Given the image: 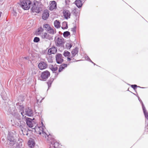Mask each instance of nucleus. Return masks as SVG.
I'll return each instance as SVG.
<instances>
[{"mask_svg":"<svg viewBox=\"0 0 148 148\" xmlns=\"http://www.w3.org/2000/svg\"><path fill=\"white\" fill-rule=\"evenodd\" d=\"M50 76V72L48 71H46L42 72L41 74V80L45 81Z\"/></svg>","mask_w":148,"mask_h":148,"instance_id":"nucleus-7","label":"nucleus"},{"mask_svg":"<svg viewBox=\"0 0 148 148\" xmlns=\"http://www.w3.org/2000/svg\"><path fill=\"white\" fill-rule=\"evenodd\" d=\"M85 59L89 61L92 63H93V62L91 61V60L89 58L88 56H86L85 57Z\"/></svg>","mask_w":148,"mask_h":148,"instance_id":"nucleus-38","label":"nucleus"},{"mask_svg":"<svg viewBox=\"0 0 148 148\" xmlns=\"http://www.w3.org/2000/svg\"><path fill=\"white\" fill-rule=\"evenodd\" d=\"M46 58L49 62L51 63L53 62L52 57L51 56H47Z\"/></svg>","mask_w":148,"mask_h":148,"instance_id":"nucleus-28","label":"nucleus"},{"mask_svg":"<svg viewBox=\"0 0 148 148\" xmlns=\"http://www.w3.org/2000/svg\"><path fill=\"white\" fill-rule=\"evenodd\" d=\"M43 28L45 29L47 31L51 27L48 24L44 25L43 26Z\"/></svg>","mask_w":148,"mask_h":148,"instance_id":"nucleus-29","label":"nucleus"},{"mask_svg":"<svg viewBox=\"0 0 148 148\" xmlns=\"http://www.w3.org/2000/svg\"><path fill=\"white\" fill-rule=\"evenodd\" d=\"M23 142V140L22 139H19L18 142L17 143L16 147L18 148H21L22 146V142Z\"/></svg>","mask_w":148,"mask_h":148,"instance_id":"nucleus-20","label":"nucleus"},{"mask_svg":"<svg viewBox=\"0 0 148 148\" xmlns=\"http://www.w3.org/2000/svg\"><path fill=\"white\" fill-rule=\"evenodd\" d=\"M92 63L94 64V65H96V64L95 63H94L93 62V63Z\"/></svg>","mask_w":148,"mask_h":148,"instance_id":"nucleus-51","label":"nucleus"},{"mask_svg":"<svg viewBox=\"0 0 148 148\" xmlns=\"http://www.w3.org/2000/svg\"><path fill=\"white\" fill-rule=\"evenodd\" d=\"M71 58H71H71L68 57L67 58V61H69V62L71 60H72V61H71V62H74L79 61V60L75 61V60L74 59V58H73V59H72ZM79 61H80V60H79Z\"/></svg>","mask_w":148,"mask_h":148,"instance_id":"nucleus-36","label":"nucleus"},{"mask_svg":"<svg viewBox=\"0 0 148 148\" xmlns=\"http://www.w3.org/2000/svg\"><path fill=\"white\" fill-rule=\"evenodd\" d=\"M24 58L27 60H28V59H29V58L28 57H24Z\"/></svg>","mask_w":148,"mask_h":148,"instance_id":"nucleus-48","label":"nucleus"},{"mask_svg":"<svg viewBox=\"0 0 148 148\" xmlns=\"http://www.w3.org/2000/svg\"><path fill=\"white\" fill-rule=\"evenodd\" d=\"M4 140V139H2V140Z\"/></svg>","mask_w":148,"mask_h":148,"instance_id":"nucleus-54","label":"nucleus"},{"mask_svg":"<svg viewBox=\"0 0 148 148\" xmlns=\"http://www.w3.org/2000/svg\"><path fill=\"white\" fill-rule=\"evenodd\" d=\"M63 54L65 57H69L70 56V53L67 51H65L64 52Z\"/></svg>","mask_w":148,"mask_h":148,"instance_id":"nucleus-31","label":"nucleus"},{"mask_svg":"<svg viewBox=\"0 0 148 148\" xmlns=\"http://www.w3.org/2000/svg\"><path fill=\"white\" fill-rule=\"evenodd\" d=\"M38 68L41 70H42L46 69L47 67V64L46 62L41 61L39 63L38 65Z\"/></svg>","mask_w":148,"mask_h":148,"instance_id":"nucleus-10","label":"nucleus"},{"mask_svg":"<svg viewBox=\"0 0 148 148\" xmlns=\"http://www.w3.org/2000/svg\"><path fill=\"white\" fill-rule=\"evenodd\" d=\"M63 56L62 54L58 53L56 56V60L57 63L58 64H61L64 61Z\"/></svg>","mask_w":148,"mask_h":148,"instance_id":"nucleus-9","label":"nucleus"},{"mask_svg":"<svg viewBox=\"0 0 148 148\" xmlns=\"http://www.w3.org/2000/svg\"><path fill=\"white\" fill-rule=\"evenodd\" d=\"M20 125H21L22 126H24L25 127V123L23 121H20Z\"/></svg>","mask_w":148,"mask_h":148,"instance_id":"nucleus-40","label":"nucleus"},{"mask_svg":"<svg viewBox=\"0 0 148 148\" xmlns=\"http://www.w3.org/2000/svg\"><path fill=\"white\" fill-rule=\"evenodd\" d=\"M70 35V33L68 31L65 32L63 34V36L64 37H66Z\"/></svg>","mask_w":148,"mask_h":148,"instance_id":"nucleus-30","label":"nucleus"},{"mask_svg":"<svg viewBox=\"0 0 148 148\" xmlns=\"http://www.w3.org/2000/svg\"><path fill=\"white\" fill-rule=\"evenodd\" d=\"M49 16V13L47 10H45L44 11L43 13L42 14V18L46 20L47 19Z\"/></svg>","mask_w":148,"mask_h":148,"instance_id":"nucleus-15","label":"nucleus"},{"mask_svg":"<svg viewBox=\"0 0 148 148\" xmlns=\"http://www.w3.org/2000/svg\"><path fill=\"white\" fill-rule=\"evenodd\" d=\"M40 41V38L38 37H35L34 40V41L35 42H38Z\"/></svg>","mask_w":148,"mask_h":148,"instance_id":"nucleus-37","label":"nucleus"},{"mask_svg":"<svg viewBox=\"0 0 148 148\" xmlns=\"http://www.w3.org/2000/svg\"><path fill=\"white\" fill-rule=\"evenodd\" d=\"M32 5L31 10L33 12L39 13L42 10V5L40 3L37 2L33 3Z\"/></svg>","mask_w":148,"mask_h":148,"instance_id":"nucleus-2","label":"nucleus"},{"mask_svg":"<svg viewBox=\"0 0 148 148\" xmlns=\"http://www.w3.org/2000/svg\"><path fill=\"white\" fill-rule=\"evenodd\" d=\"M16 105L17 106V108L19 107L20 106H21L22 105L21 103L19 102L17 103L16 104Z\"/></svg>","mask_w":148,"mask_h":148,"instance_id":"nucleus-43","label":"nucleus"},{"mask_svg":"<svg viewBox=\"0 0 148 148\" xmlns=\"http://www.w3.org/2000/svg\"><path fill=\"white\" fill-rule=\"evenodd\" d=\"M38 114H40V112H38Z\"/></svg>","mask_w":148,"mask_h":148,"instance_id":"nucleus-52","label":"nucleus"},{"mask_svg":"<svg viewBox=\"0 0 148 148\" xmlns=\"http://www.w3.org/2000/svg\"><path fill=\"white\" fill-rule=\"evenodd\" d=\"M66 45L67 47L69 49H70L72 46L71 44H67Z\"/></svg>","mask_w":148,"mask_h":148,"instance_id":"nucleus-39","label":"nucleus"},{"mask_svg":"<svg viewBox=\"0 0 148 148\" xmlns=\"http://www.w3.org/2000/svg\"><path fill=\"white\" fill-rule=\"evenodd\" d=\"M131 87L133 88L134 89H135V88L137 87V85H132L131 86Z\"/></svg>","mask_w":148,"mask_h":148,"instance_id":"nucleus-42","label":"nucleus"},{"mask_svg":"<svg viewBox=\"0 0 148 148\" xmlns=\"http://www.w3.org/2000/svg\"><path fill=\"white\" fill-rule=\"evenodd\" d=\"M50 7L49 9L50 10H53L57 8V3L55 1H51L50 2Z\"/></svg>","mask_w":148,"mask_h":148,"instance_id":"nucleus-12","label":"nucleus"},{"mask_svg":"<svg viewBox=\"0 0 148 148\" xmlns=\"http://www.w3.org/2000/svg\"><path fill=\"white\" fill-rule=\"evenodd\" d=\"M43 29L42 27H40L37 30V34H40L43 31Z\"/></svg>","mask_w":148,"mask_h":148,"instance_id":"nucleus-27","label":"nucleus"},{"mask_svg":"<svg viewBox=\"0 0 148 148\" xmlns=\"http://www.w3.org/2000/svg\"><path fill=\"white\" fill-rule=\"evenodd\" d=\"M41 123H42V124H43V123H42V122H41Z\"/></svg>","mask_w":148,"mask_h":148,"instance_id":"nucleus-53","label":"nucleus"},{"mask_svg":"<svg viewBox=\"0 0 148 148\" xmlns=\"http://www.w3.org/2000/svg\"><path fill=\"white\" fill-rule=\"evenodd\" d=\"M44 99V98H42V99L40 101V103H41V102H42V100Z\"/></svg>","mask_w":148,"mask_h":148,"instance_id":"nucleus-49","label":"nucleus"},{"mask_svg":"<svg viewBox=\"0 0 148 148\" xmlns=\"http://www.w3.org/2000/svg\"><path fill=\"white\" fill-rule=\"evenodd\" d=\"M47 31L49 34H54L56 33L55 30L53 28H51V27H50Z\"/></svg>","mask_w":148,"mask_h":148,"instance_id":"nucleus-23","label":"nucleus"},{"mask_svg":"<svg viewBox=\"0 0 148 148\" xmlns=\"http://www.w3.org/2000/svg\"><path fill=\"white\" fill-rule=\"evenodd\" d=\"M32 5V2L30 1L23 0L21 2V6L24 10H28Z\"/></svg>","mask_w":148,"mask_h":148,"instance_id":"nucleus-3","label":"nucleus"},{"mask_svg":"<svg viewBox=\"0 0 148 148\" xmlns=\"http://www.w3.org/2000/svg\"><path fill=\"white\" fill-rule=\"evenodd\" d=\"M57 52V49L55 47H52L48 49V55H50L52 54H54Z\"/></svg>","mask_w":148,"mask_h":148,"instance_id":"nucleus-13","label":"nucleus"},{"mask_svg":"<svg viewBox=\"0 0 148 148\" xmlns=\"http://www.w3.org/2000/svg\"><path fill=\"white\" fill-rule=\"evenodd\" d=\"M63 14L65 18L68 19V18H70L71 14L69 11H64Z\"/></svg>","mask_w":148,"mask_h":148,"instance_id":"nucleus-17","label":"nucleus"},{"mask_svg":"<svg viewBox=\"0 0 148 148\" xmlns=\"http://www.w3.org/2000/svg\"><path fill=\"white\" fill-rule=\"evenodd\" d=\"M58 68L56 67H52L51 68V70L53 72H54L56 71L57 70Z\"/></svg>","mask_w":148,"mask_h":148,"instance_id":"nucleus-41","label":"nucleus"},{"mask_svg":"<svg viewBox=\"0 0 148 148\" xmlns=\"http://www.w3.org/2000/svg\"><path fill=\"white\" fill-rule=\"evenodd\" d=\"M10 121H11V124L13 125V123H14V120L13 119H11L10 120Z\"/></svg>","mask_w":148,"mask_h":148,"instance_id":"nucleus-46","label":"nucleus"},{"mask_svg":"<svg viewBox=\"0 0 148 148\" xmlns=\"http://www.w3.org/2000/svg\"><path fill=\"white\" fill-rule=\"evenodd\" d=\"M18 108L20 110L21 112V113L22 115L23 116V117L24 116V107L23 105H22L21 106H20L19 107H18Z\"/></svg>","mask_w":148,"mask_h":148,"instance_id":"nucleus-21","label":"nucleus"},{"mask_svg":"<svg viewBox=\"0 0 148 148\" xmlns=\"http://www.w3.org/2000/svg\"><path fill=\"white\" fill-rule=\"evenodd\" d=\"M143 111L145 118L148 120V113L147 112L146 109H144Z\"/></svg>","mask_w":148,"mask_h":148,"instance_id":"nucleus-32","label":"nucleus"},{"mask_svg":"<svg viewBox=\"0 0 148 148\" xmlns=\"http://www.w3.org/2000/svg\"><path fill=\"white\" fill-rule=\"evenodd\" d=\"M28 144L29 147L32 148L34 147L35 143L32 140H29L28 142Z\"/></svg>","mask_w":148,"mask_h":148,"instance_id":"nucleus-26","label":"nucleus"},{"mask_svg":"<svg viewBox=\"0 0 148 148\" xmlns=\"http://www.w3.org/2000/svg\"><path fill=\"white\" fill-rule=\"evenodd\" d=\"M54 26L56 28H58L60 27V23L57 20H56L54 23Z\"/></svg>","mask_w":148,"mask_h":148,"instance_id":"nucleus-25","label":"nucleus"},{"mask_svg":"<svg viewBox=\"0 0 148 148\" xmlns=\"http://www.w3.org/2000/svg\"><path fill=\"white\" fill-rule=\"evenodd\" d=\"M38 97H37V103H38L39 101V99H38Z\"/></svg>","mask_w":148,"mask_h":148,"instance_id":"nucleus-47","label":"nucleus"},{"mask_svg":"<svg viewBox=\"0 0 148 148\" xmlns=\"http://www.w3.org/2000/svg\"><path fill=\"white\" fill-rule=\"evenodd\" d=\"M47 84L48 85V88H49L51 86V82H49L47 83Z\"/></svg>","mask_w":148,"mask_h":148,"instance_id":"nucleus-44","label":"nucleus"},{"mask_svg":"<svg viewBox=\"0 0 148 148\" xmlns=\"http://www.w3.org/2000/svg\"><path fill=\"white\" fill-rule=\"evenodd\" d=\"M19 127L21 129V130L23 131L22 128H23L25 127L24 126H22L21 125H20Z\"/></svg>","mask_w":148,"mask_h":148,"instance_id":"nucleus-45","label":"nucleus"},{"mask_svg":"<svg viewBox=\"0 0 148 148\" xmlns=\"http://www.w3.org/2000/svg\"><path fill=\"white\" fill-rule=\"evenodd\" d=\"M34 130L37 133L39 134L43 137H45L47 140H49V139L53 137L51 134H49L48 135L44 131L43 128L42 127H35Z\"/></svg>","mask_w":148,"mask_h":148,"instance_id":"nucleus-1","label":"nucleus"},{"mask_svg":"<svg viewBox=\"0 0 148 148\" xmlns=\"http://www.w3.org/2000/svg\"><path fill=\"white\" fill-rule=\"evenodd\" d=\"M138 100H139V101H140V103H141L142 104V108H143V110H144H144L146 109L143 104V103L142 102V100H141V99H140V98H139V97H138Z\"/></svg>","mask_w":148,"mask_h":148,"instance_id":"nucleus-34","label":"nucleus"},{"mask_svg":"<svg viewBox=\"0 0 148 148\" xmlns=\"http://www.w3.org/2000/svg\"><path fill=\"white\" fill-rule=\"evenodd\" d=\"M55 38L56 45L57 46L63 47L65 41L64 39L61 37H58Z\"/></svg>","mask_w":148,"mask_h":148,"instance_id":"nucleus-4","label":"nucleus"},{"mask_svg":"<svg viewBox=\"0 0 148 148\" xmlns=\"http://www.w3.org/2000/svg\"><path fill=\"white\" fill-rule=\"evenodd\" d=\"M78 52V50L77 48H75V49H74L71 52L72 54L71 58H73L74 57L77 53Z\"/></svg>","mask_w":148,"mask_h":148,"instance_id":"nucleus-19","label":"nucleus"},{"mask_svg":"<svg viewBox=\"0 0 148 148\" xmlns=\"http://www.w3.org/2000/svg\"><path fill=\"white\" fill-rule=\"evenodd\" d=\"M82 2L81 0H76L75 3L77 6L79 8L81 7L82 5Z\"/></svg>","mask_w":148,"mask_h":148,"instance_id":"nucleus-18","label":"nucleus"},{"mask_svg":"<svg viewBox=\"0 0 148 148\" xmlns=\"http://www.w3.org/2000/svg\"><path fill=\"white\" fill-rule=\"evenodd\" d=\"M15 108L13 107V106H12L10 107L8 109V114H10L12 115H13L14 113H15Z\"/></svg>","mask_w":148,"mask_h":148,"instance_id":"nucleus-16","label":"nucleus"},{"mask_svg":"<svg viewBox=\"0 0 148 148\" xmlns=\"http://www.w3.org/2000/svg\"><path fill=\"white\" fill-rule=\"evenodd\" d=\"M26 118V121L27 125L30 127H32L34 126V125L35 124L34 122L32 120L29 118L25 117Z\"/></svg>","mask_w":148,"mask_h":148,"instance_id":"nucleus-8","label":"nucleus"},{"mask_svg":"<svg viewBox=\"0 0 148 148\" xmlns=\"http://www.w3.org/2000/svg\"><path fill=\"white\" fill-rule=\"evenodd\" d=\"M67 23L66 22L64 21L62 23V28L63 29H65L68 28Z\"/></svg>","mask_w":148,"mask_h":148,"instance_id":"nucleus-24","label":"nucleus"},{"mask_svg":"<svg viewBox=\"0 0 148 148\" xmlns=\"http://www.w3.org/2000/svg\"><path fill=\"white\" fill-rule=\"evenodd\" d=\"M7 138L8 140H9L10 142L9 144H10L11 146L15 144L16 140L14 138L13 136L12 132H9Z\"/></svg>","mask_w":148,"mask_h":148,"instance_id":"nucleus-6","label":"nucleus"},{"mask_svg":"<svg viewBox=\"0 0 148 148\" xmlns=\"http://www.w3.org/2000/svg\"><path fill=\"white\" fill-rule=\"evenodd\" d=\"M67 66V64H64L61 65L59 69V72H61L63 69H64Z\"/></svg>","mask_w":148,"mask_h":148,"instance_id":"nucleus-22","label":"nucleus"},{"mask_svg":"<svg viewBox=\"0 0 148 148\" xmlns=\"http://www.w3.org/2000/svg\"><path fill=\"white\" fill-rule=\"evenodd\" d=\"M16 118L18 119H20V116L19 114L15 112L14 113V114L13 115Z\"/></svg>","mask_w":148,"mask_h":148,"instance_id":"nucleus-33","label":"nucleus"},{"mask_svg":"<svg viewBox=\"0 0 148 148\" xmlns=\"http://www.w3.org/2000/svg\"><path fill=\"white\" fill-rule=\"evenodd\" d=\"M41 36L43 39H47L48 40H50L51 39V36L46 33H42L41 35Z\"/></svg>","mask_w":148,"mask_h":148,"instance_id":"nucleus-14","label":"nucleus"},{"mask_svg":"<svg viewBox=\"0 0 148 148\" xmlns=\"http://www.w3.org/2000/svg\"><path fill=\"white\" fill-rule=\"evenodd\" d=\"M33 112L32 110L29 108H27L25 109L24 114V115H26L28 116H31L33 115Z\"/></svg>","mask_w":148,"mask_h":148,"instance_id":"nucleus-11","label":"nucleus"},{"mask_svg":"<svg viewBox=\"0 0 148 148\" xmlns=\"http://www.w3.org/2000/svg\"><path fill=\"white\" fill-rule=\"evenodd\" d=\"M48 140L50 143L49 148H57L59 146V143L54 139L53 137L51 138Z\"/></svg>","mask_w":148,"mask_h":148,"instance_id":"nucleus-5","label":"nucleus"},{"mask_svg":"<svg viewBox=\"0 0 148 148\" xmlns=\"http://www.w3.org/2000/svg\"><path fill=\"white\" fill-rule=\"evenodd\" d=\"M2 13L1 12H0V17L1 16V14Z\"/></svg>","mask_w":148,"mask_h":148,"instance_id":"nucleus-50","label":"nucleus"},{"mask_svg":"<svg viewBox=\"0 0 148 148\" xmlns=\"http://www.w3.org/2000/svg\"><path fill=\"white\" fill-rule=\"evenodd\" d=\"M76 27L75 26L73 28L71 29V31L73 32V34H75L76 32Z\"/></svg>","mask_w":148,"mask_h":148,"instance_id":"nucleus-35","label":"nucleus"}]
</instances>
